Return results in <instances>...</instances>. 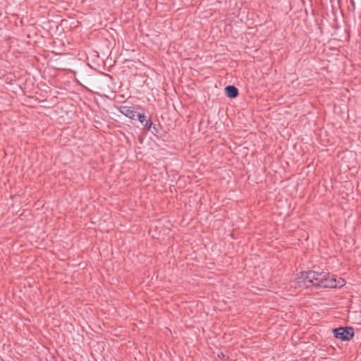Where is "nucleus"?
I'll list each match as a JSON object with an SVG mask.
<instances>
[{
  "label": "nucleus",
  "instance_id": "1",
  "mask_svg": "<svg viewBox=\"0 0 361 361\" xmlns=\"http://www.w3.org/2000/svg\"><path fill=\"white\" fill-rule=\"evenodd\" d=\"M345 284V281L342 278L337 279L334 276H329L328 273L314 271H302L292 282V286L295 288H309L312 286L336 288Z\"/></svg>",
  "mask_w": 361,
  "mask_h": 361
},
{
  "label": "nucleus",
  "instance_id": "2",
  "mask_svg": "<svg viewBox=\"0 0 361 361\" xmlns=\"http://www.w3.org/2000/svg\"><path fill=\"white\" fill-rule=\"evenodd\" d=\"M334 336L341 341H350L354 336L353 328H338L334 330Z\"/></svg>",
  "mask_w": 361,
  "mask_h": 361
},
{
  "label": "nucleus",
  "instance_id": "3",
  "mask_svg": "<svg viewBox=\"0 0 361 361\" xmlns=\"http://www.w3.org/2000/svg\"><path fill=\"white\" fill-rule=\"evenodd\" d=\"M137 108L135 106H122L119 107V111L126 117L135 120L137 117Z\"/></svg>",
  "mask_w": 361,
  "mask_h": 361
},
{
  "label": "nucleus",
  "instance_id": "5",
  "mask_svg": "<svg viewBox=\"0 0 361 361\" xmlns=\"http://www.w3.org/2000/svg\"><path fill=\"white\" fill-rule=\"evenodd\" d=\"M139 121L145 126L149 129L152 123L147 119L145 115L138 113L137 117Z\"/></svg>",
  "mask_w": 361,
  "mask_h": 361
},
{
  "label": "nucleus",
  "instance_id": "4",
  "mask_svg": "<svg viewBox=\"0 0 361 361\" xmlns=\"http://www.w3.org/2000/svg\"><path fill=\"white\" fill-rule=\"evenodd\" d=\"M225 92L226 95L230 98H235L238 94V89L233 85L227 86L225 88Z\"/></svg>",
  "mask_w": 361,
  "mask_h": 361
}]
</instances>
